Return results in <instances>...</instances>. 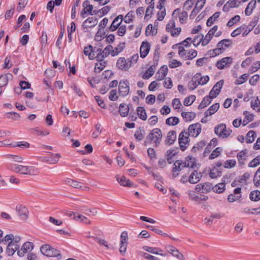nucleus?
I'll list each match as a JSON object with an SVG mask.
<instances>
[{
    "mask_svg": "<svg viewBox=\"0 0 260 260\" xmlns=\"http://www.w3.org/2000/svg\"><path fill=\"white\" fill-rule=\"evenodd\" d=\"M162 133L160 129L158 128H154L146 138L145 144L150 141L154 144V146L157 147L160 143L162 139Z\"/></svg>",
    "mask_w": 260,
    "mask_h": 260,
    "instance_id": "obj_1",
    "label": "nucleus"
},
{
    "mask_svg": "<svg viewBox=\"0 0 260 260\" xmlns=\"http://www.w3.org/2000/svg\"><path fill=\"white\" fill-rule=\"evenodd\" d=\"M178 54L184 60H191L197 55V51L194 49L186 50L184 47H178Z\"/></svg>",
    "mask_w": 260,
    "mask_h": 260,
    "instance_id": "obj_2",
    "label": "nucleus"
},
{
    "mask_svg": "<svg viewBox=\"0 0 260 260\" xmlns=\"http://www.w3.org/2000/svg\"><path fill=\"white\" fill-rule=\"evenodd\" d=\"M40 251L43 254L50 257H59L61 258V254L59 251L53 248L50 245L44 244L40 247Z\"/></svg>",
    "mask_w": 260,
    "mask_h": 260,
    "instance_id": "obj_3",
    "label": "nucleus"
},
{
    "mask_svg": "<svg viewBox=\"0 0 260 260\" xmlns=\"http://www.w3.org/2000/svg\"><path fill=\"white\" fill-rule=\"evenodd\" d=\"M15 211L18 217V222L20 221H25L29 216L28 209L24 205H17L15 208Z\"/></svg>",
    "mask_w": 260,
    "mask_h": 260,
    "instance_id": "obj_4",
    "label": "nucleus"
},
{
    "mask_svg": "<svg viewBox=\"0 0 260 260\" xmlns=\"http://www.w3.org/2000/svg\"><path fill=\"white\" fill-rule=\"evenodd\" d=\"M214 132L219 138L224 139L230 136L232 130L230 128H226L224 123H220L215 127Z\"/></svg>",
    "mask_w": 260,
    "mask_h": 260,
    "instance_id": "obj_5",
    "label": "nucleus"
},
{
    "mask_svg": "<svg viewBox=\"0 0 260 260\" xmlns=\"http://www.w3.org/2000/svg\"><path fill=\"white\" fill-rule=\"evenodd\" d=\"M189 134L185 130L182 131L179 135L178 142L180 149L184 151L189 145Z\"/></svg>",
    "mask_w": 260,
    "mask_h": 260,
    "instance_id": "obj_6",
    "label": "nucleus"
},
{
    "mask_svg": "<svg viewBox=\"0 0 260 260\" xmlns=\"http://www.w3.org/2000/svg\"><path fill=\"white\" fill-rule=\"evenodd\" d=\"M166 30L170 32L172 36L175 37L179 36L181 31V28L180 27H176L175 21L172 19L167 24Z\"/></svg>",
    "mask_w": 260,
    "mask_h": 260,
    "instance_id": "obj_7",
    "label": "nucleus"
},
{
    "mask_svg": "<svg viewBox=\"0 0 260 260\" xmlns=\"http://www.w3.org/2000/svg\"><path fill=\"white\" fill-rule=\"evenodd\" d=\"M13 170L18 173L25 175H32L34 174L32 167L18 165H14Z\"/></svg>",
    "mask_w": 260,
    "mask_h": 260,
    "instance_id": "obj_8",
    "label": "nucleus"
},
{
    "mask_svg": "<svg viewBox=\"0 0 260 260\" xmlns=\"http://www.w3.org/2000/svg\"><path fill=\"white\" fill-rule=\"evenodd\" d=\"M128 236L126 232H123L120 236V247L119 248V252L122 255H124L126 251L127 246L128 244Z\"/></svg>",
    "mask_w": 260,
    "mask_h": 260,
    "instance_id": "obj_9",
    "label": "nucleus"
},
{
    "mask_svg": "<svg viewBox=\"0 0 260 260\" xmlns=\"http://www.w3.org/2000/svg\"><path fill=\"white\" fill-rule=\"evenodd\" d=\"M117 68L122 71H126L131 67L129 59H125L123 57H119L116 62Z\"/></svg>",
    "mask_w": 260,
    "mask_h": 260,
    "instance_id": "obj_10",
    "label": "nucleus"
},
{
    "mask_svg": "<svg viewBox=\"0 0 260 260\" xmlns=\"http://www.w3.org/2000/svg\"><path fill=\"white\" fill-rule=\"evenodd\" d=\"M201 125L199 123H196L189 126L187 133L190 136L197 137L201 133Z\"/></svg>",
    "mask_w": 260,
    "mask_h": 260,
    "instance_id": "obj_11",
    "label": "nucleus"
},
{
    "mask_svg": "<svg viewBox=\"0 0 260 260\" xmlns=\"http://www.w3.org/2000/svg\"><path fill=\"white\" fill-rule=\"evenodd\" d=\"M99 51L98 48L93 47L91 45H89L84 47L83 52L85 55L88 56L89 59L92 60L94 58L96 59V55Z\"/></svg>",
    "mask_w": 260,
    "mask_h": 260,
    "instance_id": "obj_12",
    "label": "nucleus"
},
{
    "mask_svg": "<svg viewBox=\"0 0 260 260\" xmlns=\"http://www.w3.org/2000/svg\"><path fill=\"white\" fill-rule=\"evenodd\" d=\"M233 63V58L231 57L222 58L216 62V66L218 69L222 70L229 67Z\"/></svg>",
    "mask_w": 260,
    "mask_h": 260,
    "instance_id": "obj_13",
    "label": "nucleus"
},
{
    "mask_svg": "<svg viewBox=\"0 0 260 260\" xmlns=\"http://www.w3.org/2000/svg\"><path fill=\"white\" fill-rule=\"evenodd\" d=\"M113 47L111 45L107 46L103 50L98 48L99 51L98 52L96 57V60L104 59L112 53Z\"/></svg>",
    "mask_w": 260,
    "mask_h": 260,
    "instance_id": "obj_14",
    "label": "nucleus"
},
{
    "mask_svg": "<svg viewBox=\"0 0 260 260\" xmlns=\"http://www.w3.org/2000/svg\"><path fill=\"white\" fill-rule=\"evenodd\" d=\"M185 167L184 161L181 160H176L172 169V177L176 178L178 175V172L183 170Z\"/></svg>",
    "mask_w": 260,
    "mask_h": 260,
    "instance_id": "obj_15",
    "label": "nucleus"
},
{
    "mask_svg": "<svg viewBox=\"0 0 260 260\" xmlns=\"http://www.w3.org/2000/svg\"><path fill=\"white\" fill-rule=\"evenodd\" d=\"M129 90V83L127 80L120 81L119 84V93L122 96L128 94Z\"/></svg>",
    "mask_w": 260,
    "mask_h": 260,
    "instance_id": "obj_16",
    "label": "nucleus"
},
{
    "mask_svg": "<svg viewBox=\"0 0 260 260\" xmlns=\"http://www.w3.org/2000/svg\"><path fill=\"white\" fill-rule=\"evenodd\" d=\"M212 189V184L209 182L200 183L195 187V190L199 192L206 193Z\"/></svg>",
    "mask_w": 260,
    "mask_h": 260,
    "instance_id": "obj_17",
    "label": "nucleus"
},
{
    "mask_svg": "<svg viewBox=\"0 0 260 260\" xmlns=\"http://www.w3.org/2000/svg\"><path fill=\"white\" fill-rule=\"evenodd\" d=\"M33 248V243L29 242H26L23 244L21 250L17 251V254L20 256H23L25 253L30 251Z\"/></svg>",
    "mask_w": 260,
    "mask_h": 260,
    "instance_id": "obj_18",
    "label": "nucleus"
},
{
    "mask_svg": "<svg viewBox=\"0 0 260 260\" xmlns=\"http://www.w3.org/2000/svg\"><path fill=\"white\" fill-rule=\"evenodd\" d=\"M150 50V45L148 42H143L140 48V54L141 57H146Z\"/></svg>",
    "mask_w": 260,
    "mask_h": 260,
    "instance_id": "obj_19",
    "label": "nucleus"
},
{
    "mask_svg": "<svg viewBox=\"0 0 260 260\" xmlns=\"http://www.w3.org/2000/svg\"><path fill=\"white\" fill-rule=\"evenodd\" d=\"M117 181L121 185L123 186H127L129 187H133L134 184L133 182L130 181L129 179H126V178L124 176H120L119 175H117L115 176Z\"/></svg>",
    "mask_w": 260,
    "mask_h": 260,
    "instance_id": "obj_20",
    "label": "nucleus"
},
{
    "mask_svg": "<svg viewBox=\"0 0 260 260\" xmlns=\"http://www.w3.org/2000/svg\"><path fill=\"white\" fill-rule=\"evenodd\" d=\"M202 175L197 171H193L188 177V182L191 184H196L200 181Z\"/></svg>",
    "mask_w": 260,
    "mask_h": 260,
    "instance_id": "obj_21",
    "label": "nucleus"
},
{
    "mask_svg": "<svg viewBox=\"0 0 260 260\" xmlns=\"http://www.w3.org/2000/svg\"><path fill=\"white\" fill-rule=\"evenodd\" d=\"M98 23V20L94 17H90L85 20L82 25L83 29L95 26Z\"/></svg>",
    "mask_w": 260,
    "mask_h": 260,
    "instance_id": "obj_22",
    "label": "nucleus"
},
{
    "mask_svg": "<svg viewBox=\"0 0 260 260\" xmlns=\"http://www.w3.org/2000/svg\"><path fill=\"white\" fill-rule=\"evenodd\" d=\"M167 251L168 252L172 254L173 256L176 257L178 259L180 260H184V257L183 254L180 252L175 247L171 245H169L167 247Z\"/></svg>",
    "mask_w": 260,
    "mask_h": 260,
    "instance_id": "obj_23",
    "label": "nucleus"
},
{
    "mask_svg": "<svg viewBox=\"0 0 260 260\" xmlns=\"http://www.w3.org/2000/svg\"><path fill=\"white\" fill-rule=\"evenodd\" d=\"M177 138L176 133L175 131H169L165 140L166 145L170 146L174 144Z\"/></svg>",
    "mask_w": 260,
    "mask_h": 260,
    "instance_id": "obj_24",
    "label": "nucleus"
},
{
    "mask_svg": "<svg viewBox=\"0 0 260 260\" xmlns=\"http://www.w3.org/2000/svg\"><path fill=\"white\" fill-rule=\"evenodd\" d=\"M123 19V15H119L116 17L113 21L111 25L109 27L110 31H113L115 30L120 25Z\"/></svg>",
    "mask_w": 260,
    "mask_h": 260,
    "instance_id": "obj_25",
    "label": "nucleus"
},
{
    "mask_svg": "<svg viewBox=\"0 0 260 260\" xmlns=\"http://www.w3.org/2000/svg\"><path fill=\"white\" fill-rule=\"evenodd\" d=\"M258 21V18L257 17H254L249 25L247 27L245 26V30L242 34L243 37L247 36L253 29L257 23Z\"/></svg>",
    "mask_w": 260,
    "mask_h": 260,
    "instance_id": "obj_26",
    "label": "nucleus"
},
{
    "mask_svg": "<svg viewBox=\"0 0 260 260\" xmlns=\"http://www.w3.org/2000/svg\"><path fill=\"white\" fill-rule=\"evenodd\" d=\"M19 245L17 243H14L13 242H10L7 248L6 252L8 255L12 256L17 250H19Z\"/></svg>",
    "mask_w": 260,
    "mask_h": 260,
    "instance_id": "obj_27",
    "label": "nucleus"
},
{
    "mask_svg": "<svg viewBox=\"0 0 260 260\" xmlns=\"http://www.w3.org/2000/svg\"><path fill=\"white\" fill-rule=\"evenodd\" d=\"M83 7H84L82 11L81 12V15L82 17H84V14L88 13L90 15H93V13L92 12L93 9L92 5L89 4V2L88 1H85L83 2Z\"/></svg>",
    "mask_w": 260,
    "mask_h": 260,
    "instance_id": "obj_28",
    "label": "nucleus"
},
{
    "mask_svg": "<svg viewBox=\"0 0 260 260\" xmlns=\"http://www.w3.org/2000/svg\"><path fill=\"white\" fill-rule=\"evenodd\" d=\"M97 60L98 62L95 64L94 71L95 73H99L106 67L107 62L104 59Z\"/></svg>",
    "mask_w": 260,
    "mask_h": 260,
    "instance_id": "obj_29",
    "label": "nucleus"
},
{
    "mask_svg": "<svg viewBox=\"0 0 260 260\" xmlns=\"http://www.w3.org/2000/svg\"><path fill=\"white\" fill-rule=\"evenodd\" d=\"M219 108V104L215 103L212 105L210 108L205 112L206 117L210 116L214 114Z\"/></svg>",
    "mask_w": 260,
    "mask_h": 260,
    "instance_id": "obj_30",
    "label": "nucleus"
},
{
    "mask_svg": "<svg viewBox=\"0 0 260 260\" xmlns=\"http://www.w3.org/2000/svg\"><path fill=\"white\" fill-rule=\"evenodd\" d=\"M247 157V151L246 149L239 152L237 155L238 161L240 164L243 165Z\"/></svg>",
    "mask_w": 260,
    "mask_h": 260,
    "instance_id": "obj_31",
    "label": "nucleus"
},
{
    "mask_svg": "<svg viewBox=\"0 0 260 260\" xmlns=\"http://www.w3.org/2000/svg\"><path fill=\"white\" fill-rule=\"evenodd\" d=\"M143 249L146 251H148L150 253H153V254H158V255H162V256H166V254H164L162 253L161 252L162 251L160 249H158L157 248H153V247H148V246H144L143 247Z\"/></svg>",
    "mask_w": 260,
    "mask_h": 260,
    "instance_id": "obj_32",
    "label": "nucleus"
},
{
    "mask_svg": "<svg viewBox=\"0 0 260 260\" xmlns=\"http://www.w3.org/2000/svg\"><path fill=\"white\" fill-rule=\"evenodd\" d=\"M256 2L255 0H251L248 4L245 10V14L246 16L250 15L255 8Z\"/></svg>",
    "mask_w": 260,
    "mask_h": 260,
    "instance_id": "obj_33",
    "label": "nucleus"
},
{
    "mask_svg": "<svg viewBox=\"0 0 260 260\" xmlns=\"http://www.w3.org/2000/svg\"><path fill=\"white\" fill-rule=\"evenodd\" d=\"M185 167L193 168L196 165V159L191 156H187L184 161Z\"/></svg>",
    "mask_w": 260,
    "mask_h": 260,
    "instance_id": "obj_34",
    "label": "nucleus"
},
{
    "mask_svg": "<svg viewBox=\"0 0 260 260\" xmlns=\"http://www.w3.org/2000/svg\"><path fill=\"white\" fill-rule=\"evenodd\" d=\"M155 66L154 64L150 67L143 74L142 78L144 79H149L154 73L155 70Z\"/></svg>",
    "mask_w": 260,
    "mask_h": 260,
    "instance_id": "obj_35",
    "label": "nucleus"
},
{
    "mask_svg": "<svg viewBox=\"0 0 260 260\" xmlns=\"http://www.w3.org/2000/svg\"><path fill=\"white\" fill-rule=\"evenodd\" d=\"M12 77V74H7L0 76V88L6 86L8 82L9 78Z\"/></svg>",
    "mask_w": 260,
    "mask_h": 260,
    "instance_id": "obj_36",
    "label": "nucleus"
},
{
    "mask_svg": "<svg viewBox=\"0 0 260 260\" xmlns=\"http://www.w3.org/2000/svg\"><path fill=\"white\" fill-rule=\"evenodd\" d=\"M181 116L186 121H190L196 117V113L193 112H182Z\"/></svg>",
    "mask_w": 260,
    "mask_h": 260,
    "instance_id": "obj_37",
    "label": "nucleus"
},
{
    "mask_svg": "<svg viewBox=\"0 0 260 260\" xmlns=\"http://www.w3.org/2000/svg\"><path fill=\"white\" fill-rule=\"evenodd\" d=\"M1 217L4 219L9 220L14 223H17L18 222L17 221V218L13 217L10 214L5 212H2L1 213Z\"/></svg>",
    "mask_w": 260,
    "mask_h": 260,
    "instance_id": "obj_38",
    "label": "nucleus"
},
{
    "mask_svg": "<svg viewBox=\"0 0 260 260\" xmlns=\"http://www.w3.org/2000/svg\"><path fill=\"white\" fill-rule=\"evenodd\" d=\"M137 112L140 119L144 121L146 120L147 118V114L143 107H138L137 109Z\"/></svg>",
    "mask_w": 260,
    "mask_h": 260,
    "instance_id": "obj_39",
    "label": "nucleus"
},
{
    "mask_svg": "<svg viewBox=\"0 0 260 260\" xmlns=\"http://www.w3.org/2000/svg\"><path fill=\"white\" fill-rule=\"evenodd\" d=\"M212 98L209 96H205L198 106L199 109H202L206 107L212 101Z\"/></svg>",
    "mask_w": 260,
    "mask_h": 260,
    "instance_id": "obj_40",
    "label": "nucleus"
},
{
    "mask_svg": "<svg viewBox=\"0 0 260 260\" xmlns=\"http://www.w3.org/2000/svg\"><path fill=\"white\" fill-rule=\"evenodd\" d=\"M125 47V44L123 43H120L117 46L113 49L112 48L111 55L112 56H115L117 55L119 53H120Z\"/></svg>",
    "mask_w": 260,
    "mask_h": 260,
    "instance_id": "obj_41",
    "label": "nucleus"
},
{
    "mask_svg": "<svg viewBox=\"0 0 260 260\" xmlns=\"http://www.w3.org/2000/svg\"><path fill=\"white\" fill-rule=\"evenodd\" d=\"M256 137V133L254 131L251 130L248 132L246 136V142L247 143H251L254 141Z\"/></svg>",
    "mask_w": 260,
    "mask_h": 260,
    "instance_id": "obj_42",
    "label": "nucleus"
},
{
    "mask_svg": "<svg viewBox=\"0 0 260 260\" xmlns=\"http://www.w3.org/2000/svg\"><path fill=\"white\" fill-rule=\"evenodd\" d=\"M221 175V171L220 169L213 167L210 172L209 176L212 178H216Z\"/></svg>",
    "mask_w": 260,
    "mask_h": 260,
    "instance_id": "obj_43",
    "label": "nucleus"
},
{
    "mask_svg": "<svg viewBox=\"0 0 260 260\" xmlns=\"http://www.w3.org/2000/svg\"><path fill=\"white\" fill-rule=\"evenodd\" d=\"M119 111L122 117H125L128 115L129 109L128 106L126 105L121 104L119 106Z\"/></svg>",
    "mask_w": 260,
    "mask_h": 260,
    "instance_id": "obj_44",
    "label": "nucleus"
},
{
    "mask_svg": "<svg viewBox=\"0 0 260 260\" xmlns=\"http://www.w3.org/2000/svg\"><path fill=\"white\" fill-rule=\"evenodd\" d=\"M65 182L67 184L73 186L77 188H80L82 187L81 183L77 181L68 178L66 180Z\"/></svg>",
    "mask_w": 260,
    "mask_h": 260,
    "instance_id": "obj_45",
    "label": "nucleus"
},
{
    "mask_svg": "<svg viewBox=\"0 0 260 260\" xmlns=\"http://www.w3.org/2000/svg\"><path fill=\"white\" fill-rule=\"evenodd\" d=\"M77 222H81L85 225H89L91 224V221L87 217L81 214H79Z\"/></svg>",
    "mask_w": 260,
    "mask_h": 260,
    "instance_id": "obj_46",
    "label": "nucleus"
},
{
    "mask_svg": "<svg viewBox=\"0 0 260 260\" xmlns=\"http://www.w3.org/2000/svg\"><path fill=\"white\" fill-rule=\"evenodd\" d=\"M225 185L224 183H220L215 185L214 186H212V189L214 192L220 193L225 190Z\"/></svg>",
    "mask_w": 260,
    "mask_h": 260,
    "instance_id": "obj_47",
    "label": "nucleus"
},
{
    "mask_svg": "<svg viewBox=\"0 0 260 260\" xmlns=\"http://www.w3.org/2000/svg\"><path fill=\"white\" fill-rule=\"evenodd\" d=\"M244 115H245V118L243 120L242 124L243 126H245L249 122L253 120V115L252 114H249L246 111L244 112Z\"/></svg>",
    "mask_w": 260,
    "mask_h": 260,
    "instance_id": "obj_48",
    "label": "nucleus"
},
{
    "mask_svg": "<svg viewBox=\"0 0 260 260\" xmlns=\"http://www.w3.org/2000/svg\"><path fill=\"white\" fill-rule=\"evenodd\" d=\"M253 183L256 187L260 188V167L257 169L254 175Z\"/></svg>",
    "mask_w": 260,
    "mask_h": 260,
    "instance_id": "obj_49",
    "label": "nucleus"
},
{
    "mask_svg": "<svg viewBox=\"0 0 260 260\" xmlns=\"http://www.w3.org/2000/svg\"><path fill=\"white\" fill-rule=\"evenodd\" d=\"M249 198L251 201H258L260 200V191L255 190L251 192Z\"/></svg>",
    "mask_w": 260,
    "mask_h": 260,
    "instance_id": "obj_50",
    "label": "nucleus"
},
{
    "mask_svg": "<svg viewBox=\"0 0 260 260\" xmlns=\"http://www.w3.org/2000/svg\"><path fill=\"white\" fill-rule=\"evenodd\" d=\"M179 122V119L177 117H171L167 118L166 120V123L169 125L174 126L177 125Z\"/></svg>",
    "mask_w": 260,
    "mask_h": 260,
    "instance_id": "obj_51",
    "label": "nucleus"
},
{
    "mask_svg": "<svg viewBox=\"0 0 260 260\" xmlns=\"http://www.w3.org/2000/svg\"><path fill=\"white\" fill-rule=\"evenodd\" d=\"M260 165V155H257L249 162L248 166L249 168H255Z\"/></svg>",
    "mask_w": 260,
    "mask_h": 260,
    "instance_id": "obj_52",
    "label": "nucleus"
},
{
    "mask_svg": "<svg viewBox=\"0 0 260 260\" xmlns=\"http://www.w3.org/2000/svg\"><path fill=\"white\" fill-rule=\"evenodd\" d=\"M212 37L213 36L208 33L204 38L203 36H202L200 42L202 43V45L206 46L209 43Z\"/></svg>",
    "mask_w": 260,
    "mask_h": 260,
    "instance_id": "obj_53",
    "label": "nucleus"
},
{
    "mask_svg": "<svg viewBox=\"0 0 260 260\" xmlns=\"http://www.w3.org/2000/svg\"><path fill=\"white\" fill-rule=\"evenodd\" d=\"M220 13L216 12L212 16H211L207 21V25L210 26L214 21L219 17Z\"/></svg>",
    "mask_w": 260,
    "mask_h": 260,
    "instance_id": "obj_54",
    "label": "nucleus"
},
{
    "mask_svg": "<svg viewBox=\"0 0 260 260\" xmlns=\"http://www.w3.org/2000/svg\"><path fill=\"white\" fill-rule=\"evenodd\" d=\"M242 3L241 0H233L228 1L225 4L224 7L225 6H228L230 8H235L238 7L240 6V5Z\"/></svg>",
    "mask_w": 260,
    "mask_h": 260,
    "instance_id": "obj_55",
    "label": "nucleus"
},
{
    "mask_svg": "<svg viewBox=\"0 0 260 260\" xmlns=\"http://www.w3.org/2000/svg\"><path fill=\"white\" fill-rule=\"evenodd\" d=\"M196 96L194 95H191L186 98L183 102V104L185 106H190L195 101Z\"/></svg>",
    "mask_w": 260,
    "mask_h": 260,
    "instance_id": "obj_56",
    "label": "nucleus"
},
{
    "mask_svg": "<svg viewBox=\"0 0 260 260\" xmlns=\"http://www.w3.org/2000/svg\"><path fill=\"white\" fill-rule=\"evenodd\" d=\"M222 149L221 147H217L214 149L209 156L210 159H213L218 157L221 153Z\"/></svg>",
    "mask_w": 260,
    "mask_h": 260,
    "instance_id": "obj_57",
    "label": "nucleus"
},
{
    "mask_svg": "<svg viewBox=\"0 0 260 260\" xmlns=\"http://www.w3.org/2000/svg\"><path fill=\"white\" fill-rule=\"evenodd\" d=\"M195 0H187L184 4L183 9L184 11L189 10L194 5Z\"/></svg>",
    "mask_w": 260,
    "mask_h": 260,
    "instance_id": "obj_58",
    "label": "nucleus"
},
{
    "mask_svg": "<svg viewBox=\"0 0 260 260\" xmlns=\"http://www.w3.org/2000/svg\"><path fill=\"white\" fill-rule=\"evenodd\" d=\"M248 76L249 75L247 74H243L240 76V77L239 79L235 80V84L240 85L244 83V82H246Z\"/></svg>",
    "mask_w": 260,
    "mask_h": 260,
    "instance_id": "obj_59",
    "label": "nucleus"
},
{
    "mask_svg": "<svg viewBox=\"0 0 260 260\" xmlns=\"http://www.w3.org/2000/svg\"><path fill=\"white\" fill-rule=\"evenodd\" d=\"M56 232L59 234L63 235L66 237L70 236L72 234V232L70 229H58L56 231Z\"/></svg>",
    "mask_w": 260,
    "mask_h": 260,
    "instance_id": "obj_60",
    "label": "nucleus"
},
{
    "mask_svg": "<svg viewBox=\"0 0 260 260\" xmlns=\"http://www.w3.org/2000/svg\"><path fill=\"white\" fill-rule=\"evenodd\" d=\"M218 43H221L220 45H222V48H223L224 51L225 48L229 47L231 45L232 41L229 39H223Z\"/></svg>",
    "mask_w": 260,
    "mask_h": 260,
    "instance_id": "obj_61",
    "label": "nucleus"
},
{
    "mask_svg": "<svg viewBox=\"0 0 260 260\" xmlns=\"http://www.w3.org/2000/svg\"><path fill=\"white\" fill-rule=\"evenodd\" d=\"M240 20V17L239 15H236L232 17L228 22L227 26L231 27L233 26L236 22H239Z\"/></svg>",
    "mask_w": 260,
    "mask_h": 260,
    "instance_id": "obj_62",
    "label": "nucleus"
},
{
    "mask_svg": "<svg viewBox=\"0 0 260 260\" xmlns=\"http://www.w3.org/2000/svg\"><path fill=\"white\" fill-rule=\"evenodd\" d=\"M245 28V25H243L234 30L231 34V36L233 37H236L240 35L243 30Z\"/></svg>",
    "mask_w": 260,
    "mask_h": 260,
    "instance_id": "obj_63",
    "label": "nucleus"
},
{
    "mask_svg": "<svg viewBox=\"0 0 260 260\" xmlns=\"http://www.w3.org/2000/svg\"><path fill=\"white\" fill-rule=\"evenodd\" d=\"M154 8V3H151V4H150V5L148 6V7L147 8V9L146 11V13H145V18L146 19H147L148 17L151 16V14H152V11H153Z\"/></svg>",
    "mask_w": 260,
    "mask_h": 260,
    "instance_id": "obj_64",
    "label": "nucleus"
}]
</instances>
